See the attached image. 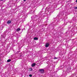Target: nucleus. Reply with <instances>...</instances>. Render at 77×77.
Here are the masks:
<instances>
[{"label":"nucleus","instance_id":"obj_1","mask_svg":"<svg viewBox=\"0 0 77 77\" xmlns=\"http://www.w3.org/2000/svg\"><path fill=\"white\" fill-rule=\"evenodd\" d=\"M39 71L41 74H43L44 72V69H39Z\"/></svg>","mask_w":77,"mask_h":77},{"label":"nucleus","instance_id":"obj_2","mask_svg":"<svg viewBox=\"0 0 77 77\" xmlns=\"http://www.w3.org/2000/svg\"><path fill=\"white\" fill-rule=\"evenodd\" d=\"M49 43H46L45 45V47H48V46L49 45Z\"/></svg>","mask_w":77,"mask_h":77},{"label":"nucleus","instance_id":"obj_3","mask_svg":"<svg viewBox=\"0 0 77 77\" xmlns=\"http://www.w3.org/2000/svg\"><path fill=\"white\" fill-rule=\"evenodd\" d=\"M36 65V63H33L31 65L32 66V67H34Z\"/></svg>","mask_w":77,"mask_h":77},{"label":"nucleus","instance_id":"obj_4","mask_svg":"<svg viewBox=\"0 0 77 77\" xmlns=\"http://www.w3.org/2000/svg\"><path fill=\"white\" fill-rule=\"evenodd\" d=\"M11 20H8L7 22V24H11Z\"/></svg>","mask_w":77,"mask_h":77},{"label":"nucleus","instance_id":"obj_5","mask_svg":"<svg viewBox=\"0 0 77 77\" xmlns=\"http://www.w3.org/2000/svg\"><path fill=\"white\" fill-rule=\"evenodd\" d=\"M20 30H21V29L20 28H18L17 29L16 31L17 32H19V31H20Z\"/></svg>","mask_w":77,"mask_h":77},{"label":"nucleus","instance_id":"obj_6","mask_svg":"<svg viewBox=\"0 0 77 77\" xmlns=\"http://www.w3.org/2000/svg\"><path fill=\"white\" fill-rule=\"evenodd\" d=\"M29 70L30 71H32L33 70V69H32V68H29Z\"/></svg>","mask_w":77,"mask_h":77},{"label":"nucleus","instance_id":"obj_7","mask_svg":"<svg viewBox=\"0 0 77 77\" xmlns=\"http://www.w3.org/2000/svg\"><path fill=\"white\" fill-rule=\"evenodd\" d=\"M34 40H38V38L37 37H35L34 38Z\"/></svg>","mask_w":77,"mask_h":77},{"label":"nucleus","instance_id":"obj_8","mask_svg":"<svg viewBox=\"0 0 77 77\" xmlns=\"http://www.w3.org/2000/svg\"><path fill=\"white\" fill-rule=\"evenodd\" d=\"M11 60L10 59H9L7 60V62H11Z\"/></svg>","mask_w":77,"mask_h":77},{"label":"nucleus","instance_id":"obj_9","mask_svg":"<svg viewBox=\"0 0 77 77\" xmlns=\"http://www.w3.org/2000/svg\"><path fill=\"white\" fill-rule=\"evenodd\" d=\"M58 59V57H54V59Z\"/></svg>","mask_w":77,"mask_h":77},{"label":"nucleus","instance_id":"obj_10","mask_svg":"<svg viewBox=\"0 0 77 77\" xmlns=\"http://www.w3.org/2000/svg\"><path fill=\"white\" fill-rule=\"evenodd\" d=\"M29 77H32V75H31V74H30V75H29Z\"/></svg>","mask_w":77,"mask_h":77},{"label":"nucleus","instance_id":"obj_11","mask_svg":"<svg viewBox=\"0 0 77 77\" xmlns=\"http://www.w3.org/2000/svg\"><path fill=\"white\" fill-rule=\"evenodd\" d=\"M75 9H77V7H75Z\"/></svg>","mask_w":77,"mask_h":77},{"label":"nucleus","instance_id":"obj_12","mask_svg":"<svg viewBox=\"0 0 77 77\" xmlns=\"http://www.w3.org/2000/svg\"><path fill=\"white\" fill-rule=\"evenodd\" d=\"M26 0H23V1H24V2H25V1H26Z\"/></svg>","mask_w":77,"mask_h":77},{"label":"nucleus","instance_id":"obj_13","mask_svg":"<svg viewBox=\"0 0 77 77\" xmlns=\"http://www.w3.org/2000/svg\"><path fill=\"white\" fill-rule=\"evenodd\" d=\"M76 2H77V0H76Z\"/></svg>","mask_w":77,"mask_h":77},{"label":"nucleus","instance_id":"obj_14","mask_svg":"<svg viewBox=\"0 0 77 77\" xmlns=\"http://www.w3.org/2000/svg\"><path fill=\"white\" fill-rule=\"evenodd\" d=\"M1 0L2 1H3V0Z\"/></svg>","mask_w":77,"mask_h":77}]
</instances>
